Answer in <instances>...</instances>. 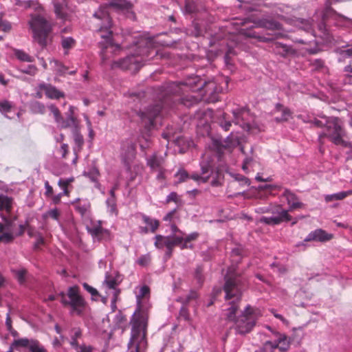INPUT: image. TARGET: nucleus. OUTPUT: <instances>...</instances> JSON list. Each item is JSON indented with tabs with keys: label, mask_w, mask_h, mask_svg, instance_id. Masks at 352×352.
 <instances>
[{
	"label": "nucleus",
	"mask_w": 352,
	"mask_h": 352,
	"mask_svg": "<svg viewBox=\"0 0 352 352\" xmlns=\"http://www.w3.org/2000/svg\"><path fill=\"white\" fill-rule=\"evenodd\" d=\"M215 88L216 85L214 82H203L197 77L185 82H171L160 94L159 96L160 104H156L142 112L140 114L141 119L145 123V126L150 130L156 126L155 120L163 108L166 107H172V103L176 100H179L181 103L187 107L197 104L200 100V98L195 96H186L178 99H173L177 96L181 95L184 91H186V89H189L192 91L204 89L206 93L210 92V94L212 95Z\"/></svg>",
	"instance_id": "f257e3e1"
},
{
	"label": "nucleus",
	"mask_w": 352,
	"mask_h": 352,
	"mask_svg": "<svg viewBox=\"0 0 352 352\" xmlns=\"http://www.w3.org/2000/svg\"><path fill=\"white\" fill-rule=\"evenodd\" d=\"M109 8H113L117 10L129 11L132 4L126 0H110L108 4L101 6L100 9L94 14V17L97 20L96 23V25L98 28L97 32L103 39L99 43L103 61L109 58V53H115L120 50V46L114 44L112 40V21L108 11Z\"/></svg>",
	"instance_id": "f03ea898"
},
{
	"label": "nucleus",
	"mask_w": 352,
	"mask_h": 352,
	"mask_svg": "<svg viewBox=\"0 0 352 352\" xmlns=\"http://www.w3.org/2000/svg\"><path fill=\"white\" fill-rule=\"evenodd\" d=\"M148 318V309L139 305L130 320L131 330L128 352H144L146 349Z\"/></svg>",
	"instance_id": "7ed1b4c3"
},
{
	"label": "nucleus",
	"mask_w": 352,
	"mask_h": 352,
	"mask_svg": "<svg viewBox=\"0 0 352 352\" xmlns=\"http://www.w3.org/2000/svg\"><path fill=\"white\" fill-rule=\"evenodd\" d=\"M158 54L157 45L152 38H141L136 45L135 52L112 63V68L138 72L143 65V62Z\"/></svg>",
	"instance_id": "20e7f679"
},
{
	"label": "nucleus",
	"mask_w": 352,
	"mask_h": 352,
	"mask_svg": "<svg viewBox=\"0 0 352 352\" xmlns=\"http://www.w3.org/2000/svg\"><path fill=\"white\" fill-rule=\"evenodd\" d=\"M239 280L236 276H226L223 290L226 293V300H232L229 303V307L224 310L225 318L227 321L235 322L238 319L236 313L239 309L241 299V292L239 285Z\"/></svg>",
	"instance_id": "39448f33"
},
{
	"label": "nucleus",
	"mask_w": 352,
	"mask_h": 352,
	"mask_svg": "<svg viewBox=\"0 0 352 352\" xmlns=\"http://www.w3.org/2000/svg\"><path fill=\"white\" fill-rule=\"evenodd\" d=\"M33 33L34 40L42 47H45L52 39L50 34L52 26L43 16L40 14H32L28 22Z\"/></svg>",
	"instance_id": "423d86ee"
},
{
	"label": "nucleus",
	"mask_w": 352,
	"mask_h": 352,
	"mask_svg": "<svg viewBox=\"0 0 352 352\" xmlns=\"http://www.w3.org/2000/svg\"><path fill=\"white\" fill-rule=\"evenodd\" d=\"M202 158L200 163L201 174L193 173L190 175V179L199 183H206L210 180L212 186H220L223 177L221 172L218 169L214 170L213 160L208 153L204 154Z\"/></svg>",
	"instance_id": "0eeeda50"
},
{
	"label": "nucleus",
	"mask_w": 352,
	"mask_h": 352,
	"mask_svg": "<svg viewBox=\"0 0 352 352\" xmlns=\"http://www.w3.org/2000/svg\"><path fill=\"white\" fill-rule=\"evenodd\" d=\"M322 118L325 119L327 132L321 133L319 138L321 139L327 137L333 144L346 146L347 142L344 140L346 132L341 120L336 117L322 116Z\"/></svg>",
	"instance_id": "6e6552de"
},
{
	"label": "nucleus",
	"mask_w": 352,
	"mask_h": 352,
	"mask_svg": "<svg viewBox=\"0 0 352 352\" xmlns=\"http://www.w3.org/2000/svg\"><path fill=\"white\" fill-rule=\"evenodd\" d=\"M258 318L256 309L248 305L241 316L234 322V328L239 334H246L252 331Z\"/></svg>",
	"instance_id": "1a4fd4ad"
},
{
	"label": "nucleus",
	"mask_w": 352,
	"mask_h": 352,
	"mask_svg": "<svg viewBox=\"0 0 352 352\" xmlns=\"http://www.w3.org/2000/svg\"><path fill=\"white\" fill-rule=\"evenodd\" d=\"M270 213L272 217H263L260 219V222L270 225H279L283 222H289L292 219V217L289 214V210L283 209L280 204H271Z\"/></svg>",
	"instance_id": "9d476101"
},
{
	"label": "nucleus",
	"mask_w": 352,
	"mask_h": 352,
	"mask_svg": "<svg viewBox=\"0 0 352 352\" xmlns=\"http://www.w3.org/2000/svg\"><path fill=\"white\" fill-rule=\"evenodd\" d=\"M154 245L157 249L166 248V256L170 258L172 256L175 247L182 243V238L177 237L176 234H171L169 236H164L162 234H157L155 238Z\"/></svg>",
	"instance_id": "9b49d317"
},
{
	"label": "nucleus",
	"mask_w": 352,
	"mask_h": 352,
	"mask_svg": "<svg viewBox=\"0 0 352 352\" xmlns=\"http://www.w3.org/2000/svg\"><path fill=\"white\" fill-rule=\"evenodd\" d=\"M69 298V306H71L72 311L78 315H81L85 305V302L82 296L79 294V288L78 286L71 287L67 292Z\"/></svg>",
	"instance_id": "f8f14e48"
},
{
	"label": "nucleus",
	"mask_w": 352,
	"mask_h": 352,
	"mask_svg": "<svg viewBox=\"0 0 352 352\" xmlns=\"http://www.w3.org/2000/svg\"><path fill=\"white\" fill-rule=\"evenodd\" d=\"M121 150L122 160L129 167L135 156V146L131 140H127L122 142Z\"/></svg>",
	"instance_id": "ddd939ff"
},
{
	"label": "nucleus",
	"mask_w": 352,
	"mask_h": 352,
	"mask_svg": "<svg viewBox=\"0 0 352 352\" xmlns=\"http://www.w3.org/2000/svg\"><path fill=\"white\" fill-rule=\"evenodd\" d=\"M103 284L109 290V292H107V295L113 296V302L117 301L120 290L118 288V283L116 278L111 274H107Z\"/></svg>",
	"instance_id": "4468645a"
},
{
	"label": "nucleus",
	"mask_w": 352,
	"mask_h": 352,
	"mask_svg": "<svg viewBox=\"0 0 352 352\" xmlns=\"http://www.w3.org/2000/svg\"><path fill=\"white\" fill-rule=\"evenodd\" d=\"M276 340L274 342L267 341L266 344L270 345L273 349H278L281 352L287 351L290 346L292 339L285 334L276 333Z\"/></svg>",
	"instance_id": "2eb2a0df"
},
{
	"label": "nucleus",
	"mask_w": 352,
	"mask_h": 352,
	"mask_svg": "<svg viewBox=\"0 0 352 352\" xmlns=\"http://www.w3.org/2000/svg\"><path fill=\"white\" fill-rule=\"evenodd\" d=\"M234 120L235 124L240 125L242 129L245 131H250L251 129L250 124L247 121V117L249 116V111L245 109H237L232 111Z\"/></svg>",
	"instance_id": "dca6fc26"
},
{
	"label": "nucleus",
	"mask_w": 352,
	"mask_h": 352,
	"mask_svg": "<svg viewBox=\"0 0 352 352\" xmlns=\"http://www.w3.org/2000/svg\"><path fill=\"white\" fill-rule=\"evenodd\" d=\"M40 90L44 91L47 98L52 100H58L65 98V93L58 90L51 84L42 82L38 85Z\"/></svg>",
	"instance_id": "f3484780"
},
{
	"label": "nucleus",
	"mask_w": 352,
	"mask_h": 352,
	"mask_svg": "<svg viewBox=\"0 0 352 352\" xmlns=\"http://www.w3.org/2000/svg\"><path fill=\"white\" fill-rule=\"evenodd\" d=\"M333 238V234L327 233L322 229H316L314 231L311 232L305 238V241H319V242H327L331 240Z\"/></svg>",
	"instance_id": "a211bd4d"
},
{
	"label": "nucleus",
	"mask_w": 352,
	"mask_h": 352,
	"mask_svg": "<svg viewBox=\"0 0 352 352\" xmlns=\"http://www.w3.org/2000/svg\"><path fill=\"white\" fill-rule=\"evenodd\" d=\"M75 210L78 212L82 217H89L91 214V204L87 199H77L73 203Z\"/></svg>",
	"instance_id": "6ab92c4d"
},
{
	"label": "nucleus",
	"mask_w": 352,
	"mask_h": 352,
	"mask_svg": "<svg viewBox=\"0 0 352 352\" xmlns=\"http://www.w3.org/2000/svg\"><path fill=\"white\" fill-rule=\"evenodd\" d=\"M283 196L287 199V204L289 206V212H292L294 210L302 208L304 204L299 201L298 197L293 193L291 190L285 189Z\"/></svg>",
	"instance_id": "aec40b11"
},
{
	"label": "nucleus",
	"mask_w": 352,
	"mask_h": 352,
	"mask_svg": "<svg viewBox=\"0 0 352 352\" xmlns=\"http://www.w3.org/2000/svg\"><path fill=\"white\" fill-rule=\"evenodd\" d=\"M147 166L151 168L152 171L156 170H162L164 168L165 157L160 155L158 153H154L146 158Z\"/></svg>",
	"instance_id": "412c9836"
},
{
	"label": "nucleus",
	"mask_w": 352,
	"mask_h": 352,
	"mask_svg": "<svg viewBox=\"0 0 352 352\" xmlns=\"http://www.w3.org/2000/svg\"><path fill=\"white\" fill-rule=\"evenodd\" d=\"M14 200L12 197L0 193V212L10 215L14 208Z\"/></svg>",
	"instance_id": "4be33fe9"
},
{
	"label": "nucleus",
	"mask_w": 352,
	"mask_h": 352,
	"mask_svg": "<svg viewBox=\"0 0 352 352\" xmlns=\"http://www.w3.org/2000/svg\"><path fill=\"white\" fill-rule=\"evenodd\" d=\"M278 112L281 113V116L274 118L276 122H287L292 118V112L291 110L280 103H276L274 109V113Z\"/></svg>",
	"instance_id": "5701e85b"
},
{
	"label": "nucleus",
	"mask_w": 352,
	"mask_h": 352,
	"mask_svg": "<svg viewBox=\"0 0 352 352\" xmlns=\"http://www.w3.org/2000/svg\"><path fill=\"white\" fill-rule=\"evenodd\" d=\"M88 232L91 234L94 238H97L98 240L107 239L109 237V232L104 229L100 224H94L91 227L87 228Z\"/></svg>",
	"instance_id": "b1692460"
},
{
	"label": "nucleus",
	"mask_w": 352,
	"mask_h": 352,
	"mask_svg": "<svg viewBox=\"0 0 352 352\" xmlns=\"http://www.w3.org/2000/svg\"><path fill=\"white\" fill-rule=\"evenodd\" d=\"M54 11L58 18L66 19V8L67 6V0H54Z\"/></svg>",
	"instance_id": "393cba45"
},
{
	"label": "nucleus",
	"mask_w": 352,
	"mask_h": 352,
	"mask_svg": "<svg viewBox=\"0 0 352 352\" xmlns=\"http://www.w3.org/2000/svg\"><path fill=\"white\" fill-rule=\"evenodd\" d=\"M274 50L283 57H286L296 53L295 50L292 47L279 42H276L274 44Z\"/></svg>",
	"instance_id": "a878e982"
},
{
	"label": "nucleus",
	"mask_w": 352,
	"mask_h": 352,
	"mask_svg": "<svg viewBox=\"0 0 352 352\" xmlns=\"http://www.w3.org/2000/svg\"><path fill=\"white\" fill-rule=\"evenodd\" d=\"M74 141L75 146L73 148V151L76 155L74 163H76L78 159V153L81 151L84 144L83 136L78 131H75L74 133Z\"/></svg>",
	"instance_id": "bb28decb"
},
{
	"label": "nucleus",
	"mask_w": 352,
	"mask_h": 352,
	"mask_svg": "<svg viewBox=\"0 0 352 352\" xmlns=\"http://www.w3.org/2000/svg\"><path fill=\"white\" fill-rule=\"evenodd\" d=\"M34 339H28L26 338L14 340L10 346V349L13 351L14 349L19 350L20 348H28L30 349L32 342Z\"/></svg>",
	"instance_id": "cd10ccee"
},
{
	"label": "nucleus",
	"mask_w": 352,
	"mask_h": 352,
	"mask_svg": "<svg viewBox=\"0 0 352 352\" xmlns=\"http://www.w3.org/2000/svg\"><path fill=\"white\" fill-rule=\"evenodd\" d=\"M142 218L143 222L149 228L150 232L153 233L155 232L160 226V221L145 214H142Z\"/></svg>",
	"instance_id": "c85d7f7f"
},
{
	"label": "nucleus",
	"mask_w": 352,
	"mask_h": 352,
	"mask_svg": "<svg viewBox=\"0 0 352 352\" xmlns=\"http://www.w3.org/2000/svg\"><path fill=\"white\" fill-rule=\"evenodd\" d=\"M150 293V289L148 286L144 285L141 287L140 290V294L137 296V307L139 305H141L142 307L148 309V311H149V307L143 302V298L148 295Z\"/></svg>",
	"instance_id": "c756f323"
},
{
	"label": "nucleus",
	"mask_w": 352,
	"mask_h": 352,
	"mask_svg": "<svg viewBox=\"0 0 352 352\" xmlns=\"http://www.w3.org/2000/svg\"><path fill=\"white\" fill-rule=\"evenodd\" d=\"M340 57L343 60L349 59V63L344 68L346 72H352V47L343 50L340 52Z\"/></svg>",
	"instance_id": "7c9ffc66"
},
{
	"label": "nucleus",
	"mask_w": 352,
	"mask_h": 352,
	"mask_svg": "<svg viewBox=\"0 0 352 352\" xmlns=\"http://www.w3.org/2000/svg\"><path fill=\"white\" fill-rule=\"evenodd\" d=\"M261 25L266 29L275 30H281L282 25L280 23L274 20L264 19L261 21Z\"/></svg>",
	"instance_id": "2f4dec72"
},
{
	"label": "nucleus",
	"mask_w": 352,
	"mask_h": 352,
	"mask_svg": "<svg viewBox=\"0 0 352 352\" xmlns=\"http://www.w3.org/2000/svg\"><path fill=\"white\" fill-rule=\"evenodd\" d=\"M30 108L31 111L35 114H44L46 111L45 106L43 103L38 101H34L30 103Z\"/></svg>",
	"instance_id": "473e14b6"
},
{
	"label": "nucleus",
	"mask_w": 352,
	"mask_h": 352,
	"mask_svg": "<svg viewBox=\"0 0 352 352\" xmlns=\"http://www.w3.org/2000/svg\"><path fill=\"white\" fill-rule=\"evenodd\" d=\"M75 45L76 41L72 37H62L61 45L62 47L66 51L65 54H67V52L73 48Z\"/></svg>",
	"instance_id": "72a5a7b5"
},
{
	"label": "nucleus",
	"mask_w": 352,
	"mask_h": 352,
	"mask_svg": "<svg viewBox=\"0 0 352 352\" xmlns=\"http://www.w3.org/2000/svg\"><path fill=\"white\" fill-rule=\"evenodd\" d=\"M15 4L18 6L23 7L25 9L34 7L35 9L38 8H41L38 3L34 1H21V0H16Z\"/></svg>",
	"instance_id": "f704fd0d"
},
{
	"label": "nucleus",
	"mask_w": 352,
	"mask_h": 352,
	"mask_svg": "<svg viewBox=\"0 0 352 352\" xmlns=\"http://www.w3.org/2000/svg\"><path fill=\"white\" fill-rule=\"evenodd\" d=\"M345 199V194H344L343 191L331 194V195H327L324 197V200L326 202H331L333 201H338V200H343Z\"/></svg>",
	"instance_id": "c9c22d12"
},
{
	"label": "nucleus",
	"mask_w": 352,
	"mask_h": 352,
	"mask_svg": "<svg viewBox=\"0 0 352 352\" xmlns=\"http://www.w3.org/2000/svg\"><path fill=\"white\" fill-rule=\"evenodd\" d=\"M14 105L8 100H4L0 102V112L2 113H8L11 112Z\"/></svg>",
	"instance_id": "e433bc0d"
},
{
	"label": "nucleus",
	"mask_w": 352,
	"mask_h": 352,
	"mask_svg": "<svg viewBox=\"0 0 352 352\" xmlns=\"http://www.w3.org/2000/svg\"><path fill=\"white\" fill-rule=\"evenodd\" d=\"M30 351L31 352H47L45 348L37 340H34L30 345Z\"/></svg>",
	"instance_id": "4c0bfd02"
},
{
	"label": "nucleus",
	"mask_w": 352,
	"mask_h": 352,
	"mask_svg": "<svg viewBox=\"0 0 352 352\" xmlns=\"http://www.w3.org/2000/svg\"><path fill=\"white\" fill-rule=\"evenodd\" d=\"M15 56L21 61L31 63L34 60L32 56L22 50H16L15 52Z\"/></svg>",
	"instance_id": "58836bf2"
},
{
	"label": "nucleus",
	"mask_w": 352,
	"mask_h": 352,
	"mask_svg": "<svg viewBox=\"0 0 352 352\" xmlns=\"http://www.w3.org/2000/svg\"><path fill=\"white\" fill-rule=\"evenodd\" d=\"M56 123L61 128L66 129V128L69 127L72 125L74 124L75 119L73 116L69 117L67 120H65L62 117L61 120L58 121Z\"/></svg>",
	"instance_id": "ea45409f"
},
{
	"label": "nucleus",
	"mask_w": 352,
	"mask_h": 352,
	"mask_svg": "<svg viewBox=\"0 0 352 352\" xmlns=\"http://www.w3.org/2000/svg\"><path fill=\"white\" fill-rule=\"evenodd\" d=\"M175 177L178 179L179 183L184 182L190 178V175L184 169H179L175 175Z\"/></svg>",
	"instance_id": "a19ab883"
},
{
	"label": "nucleus",
	"mask_w": 352,
	"mask_h": 352,
	"mask_svg": "<svg viewBox=\"0 0 352 352\" xmlns=\"http://www.w3.org/2000/svg\"><path fill=\"white\" fill-rule=\"evenodd\" d=\"M13 272L16 278L20 283H23L25 281V276L27 274V270L25 269L21 268L14 270Z\"/></svg>",
	"instance_id": "79ce46f5"
},
{
	"label": "nucleus",
	"mask_w": 352,
	"mask_h": 352,
	"mask_svg": "<svg viewBox=\"0 0 352 352\" xmlns=\"http://www.w3.org/2000/svg\"><path fill=\"white\" fill-rule=\"evenodd\" d=\"M1 216L5 223L3 224L0 223V234L3 233L4 230H8L12 225V221L6 217L4 214H1Z\"/></svg>",
	"instance_id": "37998d69"
},
{
	"label": "nucleus",
	"mask_w": 352,
	"mask_h": 352,
	"mask_svg": "<svg viewBox=\"0 0 352 352\" xmlns=\"http://www.w3.org/2000/svg\"><path fill=\"white\" fill-rule=\"evenodd\" d=\"M48 109L50 110V111L53 114L56 122H57L58 121L61 120V118L63 116H62V115L60 113V110L58 109V108L56 105L50 104V106H48Z\"/></svg>",
	"instance_id": "c03bdc74"
},
{
	"label": "nucleus",
	"mask_w": 352,
	"mask_h": 352,
	"mask_svg": "<svg viewBox=\"0 0 352 352\" xmlns=\"http://www.w3.org/2000/svg\"><path fill=\"white\" fill-rule=\"evenodd\" d=\"M54 63V66L56 67L57 72L60 75H64L66 74L68 68L65 66L62 63L59 62L57 60H54L53 61H51V63Z\"/></svg>",
	"instance_id": "a18cd8bd"
},
{
	"label": "nucleus",
	"mask_w": 352,
	"mask_h": 352,
	"mask_svg": "<svg viewBox=\"0 0 352 352\" xmlns=\"http://www.w3.org/2000/svg\"><path fill=\"white\" fill-rule=\"evenodd\" d=\"M60 216V212L59 210L56 208L52 209L50 210H48L46 214L45 217H50L54 220L58 221Z\"/></svg>",
	"instance_id": "49530a36"
},
{
	"label": "nucleus",
	"mask_w": 352,
	"mask_h": 352,
	"mask_svg": "<svg viewBox=\"0 0 352 352\" xmlns=\"http://www.w3.org/2000/svg\"><path fill=\"white\" fill-rule=\"evenodd\" d=\"M179 316L181 319H182L185 321H187L188 322H191V318H190L189 311L185 307H182L181 308V309L179 311Z\"/></svg>",
	"instance_id": "de8ad7c7"
},
{
	"label": "nucleus",
	"mask_w": 352,
	"mask_h": 352,
	"mask_svg": "<svg viewBox=\"0 0 352 352\" xmlns=\"http://www.w3.org/2000/svg\"><path fill=\"white\" fill-rule=\"evenodd\" d=\"M199 234L198 232H192L185 237L184 236V235H177V237L182 238V243L183 242V241H185L186 242L188 243H190L192 241H196L199 237Z\"/></svg>",
	"instance_id": "09e8293b"
},
{
	"label": "nucleus",
	"mask_w": 352,
	"mask_h": 352,
	"mask_svg": "<svg viewBox=\"0 0 352 352\" xmlns=\"http://www.w3.org/2000/svg\"><path fill=\"white\" fill-rule=\"evenodd\" d=\"M151 256L149 254L142 255L137 261V263L142 267L147 266L151 262Z\"/></svg>",
	"instance_id": "8fccbe9b"
},
{
	"label": "nucleus",
	"mask_w": 352,
	"mask_h": 352,
	"mask_svg": "<svg viewBox=\"0 0 352 352\" xmlns=\"http://www.w3.org/2000/svg\"><path fill=\"white\" fill-rule=\"evenodd\" d=\"M185 10L188 13H193L196 12L197 8L195 3L192 0H186L185 3Z\"/></svg>",
	"instance_id": "3c124183"
},
{
	"label": "nucleus",
	"mask_w": 352,
	"mask_h": 352,
	"mask_svg": "<svg viewBox=\"0 0 352 352\" xmlns=\"http://www.w3.org/2000/svg\"><path fill=\"white\" fill-rule=\"evenodd\" d=\"M14 239L13 234L11 232H5L0 234V241L6 243H10Z\"/></svg>",
	"instance_id": "603ef678"
},
{
	"label": "nucleus",
	"mask_w": 352,
	"mask_h": 352,
	"mask_svg": "<svg viewBox=\"0 0 352 352\" xmlns=\"http://www.w3.org/2000/svg\"><path fill=\"white\" fill-rule=\"evenodd\" d=\"M58 185L63 190V192H61L63 195L69 197L70 191L68 189L69 185L67 184V182H63V179H60L58 180Z\"/></svg>",
	"instance_id": "864d4df0"
},
{
	"label": "nucleus",
	"mask_w": 352,
	"mask_h": 352,
	"mask_svg": "<svg viewBox=\"0 0 352 352\" xmlns=\"http://www.w3.org/2000/svg\"><path fill=\"white\" fill-rule=\"evenodd\" d=\"M176 212H177V210L176 209H174L173 210H171L170 212H169L164 218H163V220L164 221H168L171 223H173V222H175V218H177L178 219V217H176Z\"/></svg>",
	"instance_id": "5fc2aeb1"
},
{
	"label": "nucleus",
	"mask_w": 352,
	"mask_h": 352,
	"mask_svg": "<svg viewBox=\"0 0 352 352\" xmlns=\"http://www.w3.org/2000/svg\"><path fill=\"white\" fill-rule=\"evenodd\" d=\"M219 124L226 131H228L230 129L231 126V122L226 120V113H223V118L222 120L220 121Z\"/></svg>",
	"instance_id": "6e6d98bb"
},
{
	"label": "nucleus",
	"mask_w": 352,
	"mask_h": 352,
	"mask_svg": "<svg viewBox=\"0 0 352 352\" xmlns=\"http://www.w3.org/2000/svg\"><path fill=\"white\" fill-rule=\"evenodd\" d=\"M37 68L35 65H30L25 69L22 70L24 74L34 76L37 72Z\"/></svg>",
	"instance_id": "4d7b16f0"
},
{
	"label": "nucleus",
	"mask_w": 352,
	"mask_h": 352,
	"mask_svg": "<svg viewBox=\"0 0 352 352\" xmlns=\"http://www.w3.org/2000/svg\"><path fill=\"white\" fill-rule=\"evenodd\" d=\"M166 203L168 204L170 202H175L178 203L179 202V197L177 194L175 192H170L166 197Z\"/></svg>",
	"instance_id": "13d9d810"
},
{
	"label": "nucleus",
	"mask_w": 352,
	"mask_h": 352,
	"mask_svg": "<svg viewBox=\"0 0 352 352\" xmlns=\"http://www.w3.org/2000/svg\"><path fill=\"white\" fill-rule=\"evenodd\" d=\"M202 272H203V267L201 266H198L195 270V277L199 283H201L204 280Z\"/></svg>",
	"instance_id": "bf43d9fd"
},
{
	"label": "nucleus",
	"mask_w": 352,
	"mask_h": 352,
	"mask_svg": "<svg viewBox=\"0 0 352 352\" xmlns=\"http://www.w3.org/2000/svg\"><path fill=\"white\" fill-rule=\"evenodd\" d=\"M60 153L63 159H66L69 153V146L67 144H63L59 150Z\"/></svg>",
	"instance_id": "052dcab7"
},
{
	"label": "nucleus",
	"mask_w": 352,
	"mask_h": 352,
	"mask_svg": "<svg viewBox=\"0 0 352 352\" xmlns=\"http://www.w3.org/2000/svg\"><path fill=\"white\" fill-rule=\"evenodd\" d=\"M84 289L87 290L88 292H89L92 296H98V292L96 289L94 288L93 287L90 286L88 283H84L82 285Z\"/></svg>",
	"instance_id": "680f3d73"
},
{
	"label": "nucleus",
	"mask_w": 352,
	"mask_h": 352,
	"mask_svg": "<svg viewBox=\"0 0 352 352\" xmlns=\"http://www.w3.org/2000/svg\"><path fill=\"white\" fill-rule=\"evenodd\" d=\"M172 234L184 235L185 234L176 226V223L173 222L170 225Z\"/></svg>",
	"instance_id": "e2e57ef3"
},
{
	"label": "nucleus",
	"mask_w": 352,
	"mask_h": 352,
	"mask_svg": "<svg viewBox=\"0 0 352 352\" xmlns=\"http://www.w3.org/2000/svg\"><path fill=\"white\" fill-rule=\"evenodd\" d=\"M45 188L46 189V191L45 192V195L46 197H50L52 196L54 193L53 188L50 186L48 181L45 182Z\"/></svg>",
	"instance_id": "0e129e2a"
},
{
	"label": "nucleus",
	"mask_w": 352,
	"mask_h": 352,
	"mask_svg": "<svg viewBox=\"0 0 352 352\" xmlns=\"http://www.w3.org/2000/svg\"><path fill=\"white\" fill-rule=\"evenodd\" d=\"M0 29L4 32H8L11 29V25L8 21H3L1 19Z\"/></svg>",
	"instance_id": "69168bd1"
},
{
	"label": "nucleus",
	"mask_w": 352,
	"mask_h": 352,
	"mask_svg": "<svg viewBox=\"0 0 352 352\" xmlns=\"http://www.w3.org/2000/svg\"><path fill=\"white\" fill-rule=\"evenodd\" d=\"M198 298V294L195 291H191L186 297V302L189 303Z\"/></svg>",
	"instance_id": "338daca9"
},
{
	"label": "nucleus",
	"mask_w": 352,
	"mask_h": 352,
	"mask_svg": "<svg viewBox=\"0 0 352 352\" xmlns=\"http://www.w3.org/2000/svg\"><path fill=\"white\" fill-rule=\"evenodd\" d=\"M93 347L91 346H87L85 344H82V346L76 349V352H93Z\"/></svg>",
	"instance_id": "774afa93"
}]
</instances>
